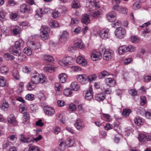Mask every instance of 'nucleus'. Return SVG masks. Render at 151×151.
I'll return each instance as SVG.
<instances>
[{
    "label": "nucleus",
    "mask_w": 151,
    "mask_h": 151,
    "mask_svg": "<svg viewBox=\"0 0 151 151\" xmlns=\"http://www.w3.org/2000/svg\"><path fill=\"white\" fill-rule=\"evenodd\" d=\"M46 79L45 75L36 73L32 76L31 81L36 84L39 83H43L45 82Z\"/></svg>",
    "instance_id": "nucleus-1"
},
{
    "label": "nucleus",
    "mask_w": 151,
    "mask_h": 151,
    "mask_svg": "<svg viewBox=\"0 0 151 151\" xmlns=\"http://www.w3.org/2000/svg\"><path fill=\"white\" fill-rule=\"evenodd\" d=\"M21 140L24 143H26L28 144L31 143H33L34 140L36 141H38L42 139V137L41 135H39L38 137L34 138L32 137H24L22 134L21 135Z\"/></svg>",
    "instance_id": "nucleus-2"
},
{
    "label": "nucleus",
    "mask_w": 151,
    "mask_h": 151,
    "mask_svg": "<svg viewBox=\"0 0 151 151\" xmlns=\"http://www.w3.org/2000/svg\"><path fill=\"white\" fill-rule=\"evenodd\" d=\"M101 52L103 54V59L106 60H110L113 55V52L111 50H106L105 48H103Z\"/></svg>",
    "instance_id": "nucleus-3"
},
{
    "label": "nucleus",
    "mask_w": 151,
    "mask_h": 151,
    "mask_svg": "<svg viewBox=\"0 0 151 151\" xmlns=\"http://www.w3.org/2000/svg\"><path fill=\"white\" fill-rule=\"evenodd\" d=\"M115 33L117 38L119 39H122L126 35V31L124 28H120L116 29Z\"/></svg>",
    "instance_id": "nucleus-4"
},
{
    "label": "nucleus",
    "mask_w": 151,
    "mask_h": 151,
    "mask_svg": "<svg viewBox=\"0 0 151 151\" xmlns=\"http://www.w3.org/2000/svg\"><path fill=\"white\" fill-rule=\"evenodd\" d=\"M76 78L78 81L82 84H86L88 82V77L85 74L78 75Z\"/></svg>",
    "instance_id": "nucleus-5"
},
{
    "label": "nucleus",
    "mask_w": 151,
    "mask_h": 151,
    "mask_svg": "<svg viewBox=\"0 0 151 151\" xmlns=\"http://www.w3.org/2000/svg\"><path fill=\"white\" fill-rule=\"evenodd\" d=\"M49 28L46 27H42L40 29V35L42 39L43 40L47 39L49 37L47 31Z\"/></svg>",
    "instance_id": "nucleus-6"
},
{
    "label": "nucleus",
    "mask_w": 151,
    "mask_h": 151,
    "mask_svg": "<svg viewBox=\"0 0 151 151\" xmlns=\"http://www.w3.org/2000/svg\"><path fill=\"white\" fill-rule=\"evenodd\" d=\"M27 46L33 50H37L40 47V45L39 42H35L31 41H29L27 42Z\"/></svg>",
    "instance_id": "nucleus-7"
},
{
    "label": "nucleus",
    "mask_w": 151,
    "mask_h": 151,
    "mask_svg": "<svg viewBox=\"0 0 151 151\" xmlns=\"http://www.w3.org/2000/svg\"><path fill=\"white\" fill-rule=\"evenodd\" d=\"M20 11L22 13L27 14L31 12V9L30 6L28 4H23L20 7Z\"/></svg>",
    "instance_id": "nucleus-8"
},
{
    "label": "nucleus",
    "mask_w": 151,
    "mask_h": 151,
    "mask_svg": "<svg viewBox=\"0 0 151 151\" xmlns=\"http://www.w3.org/2000/svg\"><path fill=\"white\" fill-rule=\"evenodd\" d=\"M7 121L9 123L14 126H16L18 124V122L16 118L12 114H11L8 116Z\"/></svg>",
    "instance_id": "nucleus-9"
},
{
    "label": "nucleus",
    "mask_w": 151,
    "mask_h": 151,
    "mask_svg": "<svg viewBox=\"0 0 151 151\" xmlns=\"http://www.w3.org/2000/svg\"><path fill=\"white\" fill-rule=\"evenodd\" d=\"M91 58L93 61L98 60L102 58V53L101 52L93 53L91 55Z\"/></svg>",
    "instance_id": "nucleus-10"
},
{
    "label": "nucleus",
    "mask_w": 151,
    "mask_h": 151,
    "mask_svg": "<svg viewBox=\"0 0 151 151\" xmlns=\"http://www.w3.org/2000/svg\"><path fill=\"white\" fill-rule=\"evenodd\" d=\"M100 37L103 39H107L109 36V30L108 29H102L100 33Z\"/></svg>",
    "instance_id": "nucleus-11"
},
{
    "label": "nucleus",
    "mask_w": 151,
    "mask_h": 151,
    "mask_svg": "<svg viewBox=\"0 0 151 151\" xmlns=\"http://www.w3.org/2000/svg\"><path fill=\"white\" fill-rule=\"evenodd\" d=\"M85 94L86 99L87 100H90L93 97V92L92 86H91L88 90L84 92Z\"/></svg>",
    "instance_id": "nucleus-12"
},
{
    "label": "nucleus",
    "mask_w": 151,
    "mask_h": 151,
    "mask_svg": "<svg viewBox=\"0 0 151 151\" xmlns=\"http://www.w3.org/2000/svg\"><path fill=\"white\" fill-rule=\"evenodd\" d=\"M116 14L113 11L109 12L106 15L107 18L110 22H113L116 19Z\"/></svg>",
    "instance_id": "nucleus-13"
},
{
    "label": "nucleus",
    "mask_w": 151,
    "mask_h": 151,
    "mask_svg": "<svg viewBox=\"0 0 151 151\" xmlns=\"http://www.w3.org/2000/svg\"><path fill=\"white\" fill-rule=\"evenodd\" d=\"M75 126L77 129L81 130L85 127L83 122L80 119H77L76 122Z\"/></svg>",
    "instance_id": "nucleus-14"
},
{
    "label": "nucleus",
    "mask_w": 151,
    "mask_h": 151,
    "mask_svg": "<svg viewBox=\"0 0 151 151\" xmlns=\"http://www.w3.org/2000/svg\"><path fill=\"white\" fill-rule=\"evenodd\" d=\"M71 60V57H66L64 58L62 60L59 61V63L62 66H65L69 64Z\"/></svg>",
    "instance_id": "nucleus-15"
},
{
    "label": "nucleus",
    "mask_w": 151,
    "mask_h": 151,
    "mask_svg": "<svg viewBox=\"0 0 151 151\" xmlns=\"http://www.w3.org/2000/svg\"><path fill=\"white\" fill-rule=\"evenodd\" d=\"M90 16V15L89 14H84L82 18L81 22L86 25L89 24L91 21Z\"/></svg>",
    "instance_id": "nucleus-16"
},
{
    "label": "nucleus",
    "mask_w": 151,
    "mask_h": 151,
    "mask_svg": "<svg viewBox=\"0 0 151 151\" xmlns=\"http://www.w3.org/2000/svg\"><path fill=\"white\" fill-rule=\"evenodd\" d=\"M76 61L78 64L83 66H86L87 64V60L81 56L77 57Z\"/></svg>",
    "instance_id": "nucleus-17"
},
{
    "label": "nucleus",
    "mask_w": 151,
    "mask_h": 151,
    "mask_svg": "<svg viewBox=\"0 0 151 151\" xmlns=\"http://www.w3.org/2000/svg\"><path fill=\"white\" fill-rule=\"evenodd\" d=\"M11 31L14 35H17L19 34L21 32V30L19 26H15L11 27Z\"/></svg>",
    "instance_id": "nucleus-18"
},
{
    "label": "nucleus",
    "mask_w": 151,
    "mask_h": 151,
    "mask_svg": "<svg viewBox=\"0 0 151 151\" xmlns=\"http://www.w3.org/2000/svg\"><path fill=\"white\" fill-rule=\"evenodd\" d=\"M105 81L106 83L111 87L114 86L116 84L115 81L111 78H106Z\"/></svg>",
    "instance_id": "nucleus-19"
},
{
    "label": "nucleus",
    "mask_w": 151,
    "mask_h": 151,
    "mask_svg": "<svg viewBox=\"0 0 151 151\" xmlns=\"http://www.w3.org/2000/svg\"><path fill=\"white\" fill-rule=\"evenodd\" d=\"M45 112L47 115L51 116L53 115L55 113V111L54 109L51 107H48L44 110Z\"/></svg>",
    "instance_id": "nucleus-20"
},
{
    "label": "nucleus",
    "mask_w": 151,
    "mask_h": 151,
    "mask_svg": "<svg viewBox=\"0 0 151 151\" xmlns=\"http://www.w3.org/2000/svg\"><path fill=\"white\" fill-rule=\"evenodd\" d=\"M68 33L66 31H64L60 35L59 40L61 42L65 41L68 38Z\"/></svg>",
    "instance_id": "nucleus-21"
},
{
    "label": "nucleus",
    "mask_w": 151,
    "mask_h": 151,
    "mask_svg": "<svg viewBox=\"0 0 151 151\" xmlns=\"http://www.w3.org/2000/svg\"><path fill=\"white\" fill-rule=\"evenodd\" d=\"M11 51L12 53L14 55H19L20 52V50L18 49V48L14 45L12 47Z\"/></svg>",
    "instance_id": "nucleus-22"
},
{
    "label": "nucleus",
    "mask_w": 151,
    "mask_h": 151,
    "mask_svg": "<svg viewBox=\"0 0 151 151\" xmlns=\"http://www.w3.org/2000/svg\"><path fill=\"white\" fill-rule=\"evenodd\" d=\"M43 14L42 10L41 9H38L36 11V14L35 15L36 18L40 20L42 16V15Z\"/></svg>",
    "instance_id": "nucleus-23"
},
{
    "label": "nucleus",
    "mask_w": 151,
    "mask_h": 151,
    "mask_svg": "<svg viewBox=\"0 0 151 151\" xmlns=\"http://www.w3.org/2000/svg\"><path fill=\"white\" fill-rule=\"evenodd\" d=\"M70 88L72 90L77 91L79 89L80 86L77 82H74L71 83Z\"/></svg>",
    "instance_id": "nucleus-24"
},
{
    "label": "nucleus",
    "mask_w": 151,
    "mask_h": 151,
    "mask_svg": "<svg viewBox=\"0 0 151 151\" xmlns=\"http://www.w3.org/2000/svg\"><path fill=\"white\" fill-rule=\"evenodd\" d=\"M58 78L60 82L61 83H64L65 82L67 76L65 73H62L59 75Z\"/></svg>",
    "instance_id": "nucleus-25"
},
{
    "label": "nucleus",
    "mask_w": 151,
    "mask_h": 151,
    "mask_svg": "<svg viewBox=\"0 0 151 151\" xmlns=\"http://www.w3.org/2000/svg\"><path fill=\"white\" fill-rule=\"evenodd\" d=\"M24 44L23 41L22 40H19L16 42L15 45L18 48V49L21 50L23 47Z\"/></svg>",
    "instance_id": "nucleus-26"
},
{
    "label": "nucleus",
    "mask_w": 151,
    "mask_h": 151,
    "mask_svg": "<svg viewBox=\"0 0 151 151\" xmlns=\"http://www.w3.org/2000/svg\"><path fill=\"white\" fill-rule=\"evenodd\" d=\"M105 95L103 93L97 94L95 97V99L98 101H102L105 99Z\"/></svg>",
    "instance_id": "nucleus-27"
},
{
    "label": "nucleus",
    "mask_w": 151,
    "mask_h": 151,
    "mask_svg": "<svg viewBox=\"0 0 151 151\" xmlns=\"http://www.w3.org/2000/svg\"><path fill=\"white\" fill-rule=\"evenodd\" d=\"M110 75V73L106 70L101 72L99 74V77L101 79H102L105 77L108 76Z\"/></svg>",
    "instance_id": "nucleus-28"
},
{
    "label": "nucleus",
    "mask_w": 151,
    "mask_h": 151,
    "mask_svg": "<svg viewBox=\"0 0 151 151\" xmlns=\"http://www.w3.org/2000/svg\"><path fill=\"white\" fill-rule=\"evenodd\" d=\"M43 59L48 62H52L54 61V58L51 56L49 55H45L43 56Z\"/></svg>",
    "instance_id": "nucleus-29"
},
{
    "label": "nucleus",
    "mask_w": 151,
    "mask_h": 151,
    "mask_svg": "<svg viewBox=\"0 0 151 151\" xmlns=\"http://www.w3.org/2000/svg\"><path fill=\"white\" fill-rule=\"evenodd\" d=\"M12 143L8 140L4 141L2 145L3 149H6L10 146Z\"/></svg>",
    "instance_id": "nucleus-30"
},
{
    "label": "nucleus",
    "mask_w": 151,
    "mask_h": 151,
    "mask_svg": "<svg viewBox=\"0 0 151 151\" xmlns=\"http://www.w3.org/2000/svg\"><path fill=\"white\" fill-rule=\"evenodd\" d=\"M118 51L120 54L122 55L127 52V47L124 46H121L119 48Z\"/></svg>",
    "instance_id": "nucleus-31"
},
{
    "label": "nucleus",
    "mask_w": 151,
    "mask_h": 151,
    "mask_svg": "<svg viewBox=\"0 0 151 151\" xmlns=\"http://www.w3.org/2000/svg\"><path fill=\"white\" fill-rule=\"evenodd\" d=\"M74 143V140L70 138L67 139L65 141V144L68 147L73 146Z\"/></svg>",
    "instance_id": "nucleus-32"
},
{
    "label": "nucleus",
    "mask_w": 151,
    "mask_h": 151,
    "mask_svg": "<svg viewBox=\"0 0 151 151\" xmlns=\"http://www.w3.org/2000/svg\"><path fill=\"white\" fill-rule=\"evenodd\" d=\"M36 83H34V82L32 81L29 83L27 85V88L28 90L32 91L35 88V84Z\"/></svg>",
    "instance_id": "nucleus-33"
},
{
    "label": "nucleus",
    "mask_w": 151,
    "mask_h": 151,
    "mask_svg": "<svg viewBox=\"0 0 151 151\" xmlns=\"http://www.w3.org/2000/svg\"><path fill=\"white\" fill-rule=\"evenodd\" d=\"M13 75L14 78L17 80H18L20 78V76L18 70L14 69L12 71Z\"/></svg>",
    "instance_id": "nucleus-34"
},
{
    "label": "nucleus",
    "mask_w": 151,
    "mask_h": 151,
    "mask_svg": "<svg viewBox=\"0 0 151 151\" xmlns=\"http://www.w3.org/2000/svg\"><path fill=\"white\" fill-rule=\"evenodd\" d=\"M138 139L140 141L142 142L145 141L147 139V138L145 134H139Z\"/></svg>",
    "instance_id": "nucleus-35"
},
{
    "label": "nucleus",
    "mask_w": 151,
    "mask_h": 151,
    "mask_svg": "<svg viewBox=\"0 0 151 151\" xmlns=\"http://www.w3.org/2000/svg\"><path fill=\"white\" fill-rule=\"evenodd\" d=\"M134 121L138 126L142 124L143 123L142 119L140 117H137L134 119Z\"/></svg>",
    "instance_id": "nucleus-36"
},
{
    "label": "nucleus",
    "mask_w": 151,
    "mask_h": 151,
    "mask_svg": "<svg viewBox=\"0 0 151 151\" xmlns=\"http://www.w3.org/2000/svg\"><path fill=\"white\" fill-rule=\"evenodd\" d=\"M4 58L6 60H10L14 59V57L8 53H5L4 55Z\"/></svg>",
    "instance_id": "nucleus-37"
},
{
    "label": "nucleus",
    "mask_w": 151,
    "mask_h": 151,
    "mask_svg": "<svg viewBox=\"0 0 151 151\" xmlns=\"http://www.w3.org/2000/svg\"><path fill=\"white\" fill-rule=\"evenodd\" d=\"M57 119L60 122L64 124L65 123V119L63 116L61 114H58Z\"/></svg>",
    "instance_id": "nucleus-38"
},
{
    "label": "nucleus",
    "mask_w": 151,
    "mask_h": 151,
    "mask_svg": "<svg viewBox=\"0 0 151 151\" xmlns=\"http://www.w3.org/2000/svg\"><path fill=\"white\" fill-rule=\"evenodd\" d=\"M0 71L2 73L6 74L8 72V69L6 66L3 65L1 67Z\"/></svg>",
    "instance_id": "nucleus-39"
},
{
    "label": "nucleus",
    "mask_w": 151,
    "mask_h": 151,
    "mask_svg": "<svg viewBox=\"0 0 151 151\" xmlns=\"http://www.w3.org/2000/svg\"><path fill=\"white\" fill-rule=\"evenodd\" d=\"M141 5V3L139 1L135 2L133 6V9L135 10H137L139 9Z\"/></svg>",
    "instance_id": "nucleus-40"
},
{
    "label": "nucleus",
    "mask_w": 151,
    "mask_h": 151,
    "mask_svg": "<svg viewBox=\"0 0 151 151\" xmlns=\"http://www.w3.org/2000/svg\"><path fill=\"white\" fill-rule=\"evenodd\" d=\"M49 25L52 27H57L59 26V24L57 21L55 20H51Z\"/></svg>",
    "instance_id": "nucleus-41"
},
{
    "label": "nucleus",
    "mask_w": 151,
    "mask_h": 151,
    "mask_svg": "<svg viewBox=\"0 0 151 151\" xmlns=\"http://www.w3.org/2000/svg\"><path fill=\"white\" fill-rule=\"evenodd\" d=\"M6 83V80L5 78L3 76H0V86H4Z\"/></svg>",
    "instance_id": "nucleus-42"
},
{
    "label": "nucleus",
    "mask_w": 151,
    "mask_h": 151,
    "mask_svg": "<svg viewBox=\"0 0 151 151\" xmlns=\"http://www.w3.org/2000/svg\"><path fill=\"white\" fill-rule=\"evenodd\" d=\"M72 6L73 8H79V1L78 0H73L72 3Z\"/></svg>",
    "instance_id": "nucleus-43"
},
{
    "label": "nucleus",
    "mask_w": 151,
    "mask_h": 151,
    "mask_svg": "<svg viewBox=\"0 0 151 151\" xmlns=\"http://www.w3.org/2000/svg\"><path fill=\"white\" fill-rule=\"evenodd\" d=\"M122 22L120 21H118L115 22L112 25V27H114L116 28V29L120 28L121 26Z\"/></svg>",
    "instance_id": "nucleus-44"
},
{
    "label": "nucleus",
    "mask_w": 151,
    "mask_h": 151,
    "mask_svg": "<svg viewBox=\"0 0 151 151\" xmlns=\"http://www.w3.org/2000/svg\"><path fill=\"white\" fill-rule=\"evenodd\" d=\"M9 107V105L8 103L6 101L4 102L1 107V109L4 111H6L8 110Z\"/></svg>",
    "instance_id": "nucleus-45"
},
{
    "label": "nucleus",
    "mask_w": 151,
    "mask_h": 151,
    "mask_svg": "<svg viewBox=\"0 0 151 151\" xmlns=\"http://www.w3.org/2000/svg\"><path fill=\"white\" fill-rule=\"evenodd\" d=\"M79 23V20L78 19L73 18L71 19L70 25L72 26L77 24Z\"/></svg>",
    "instance_id": "nucleus-46"
},
{
    "label": "nucleus",
    "mask_w": 151,
    "mask_h": 151,
    "mask_svg": "<svg viewBox=\"0 0 151 151\" xmlns=\"http://www.w3.org/2000/svg\"><path fill=\"white\" fill-rule=\"evenodd\" d=\"M30 48L26 47L24 49V52L28 55H30L32 54V50Z\"/></svg>",
    "instance_id": "nucleus-47"
},
{
    "label": "nucleus",
    "mask_w": 151,
    "mask_h": 151,
    "mask_svg": "<svg viewBox=\"0 0 151 151\" xmlns=\"http://www.w3.org/2000/svg\"><path fill=\"white\" fill-rule=\"evenodd\" d=\"M113 129L116 131L118 133H119L121 129L119 125L116 123H114L113 124Z\"/></svg>",
    "instance_id": "nucleus-48"
},
{
    "label": "nucleus",
    "mask_w": 151,
    "mask_h": 151,
    "mask_svg": "<svg viewBox=\"0 0 151 151\" xmlns=\"http://www.w3.org/2000/svg\"><path fill=\"white\" fill-rule=\"evenodd\" d=\"M6 13L4 11L1 9H0V20H1L4 19L5 17Z\"/></svg>",
    "instance_id": "nucleus-49"
},
{
    "label": "nucleus",
    "mask_w": 151,
    "mask_h": 151,
    "mask_svg": "<svg viewBox=\"0 0 151 151\" xmlns=\"http://www.w3.org/2000/svg\"><path fill=\"white\" fill-rule=\"evenodd\" d=\"M131 112V111L130 109H124L122 114L123 115L127 117L129 115Z\"/></svg>",
    "instance_id": "nucleus-50"
},
{
    "label": "nucleus",
    "mask_w": 151,
    "mask_h": 151,
    "mask_svg": "<svg viewBox=\"0 0 151 151\" xmlns=\"http://www.w3.org/2000/svg\"><path fill=\"white\" fill-rule=\"evenodd\" d=\"M126 47L127 52H132L136 50V47L132 45H129Z\"/></svg>",
    "instance_id": "nucleus-51"
},
{
    "label": "nucleus",
    "mask_w": 151,
    "mask_h": 151,
    "mask_svg": "<svg viewBox=\"0 0 151 151\" xmlns=\"http://www.w3.org/2000/svg\"><path fill=\"white\" fill-rule=\"evenodd\" d=\"M97 77V75L95 74L89 76L88 77V82L89 81L90 83H91L93 81L95 80L96 79Z\"/></svg>",
    "instance_id": "nucleus-52"
},
{
    "label": "nucleus",
    "mask_w": 151,
    "mask_h": 151,
    "mask_svg": "<svg viewBox=\"0 0 151 151\" xmlns=\"http://www.w3.org/2000/svg\"><path fill=\"white\" fill-rule=\"evenodd\" d=\"M10 17L13 20L16 21L17 19L18 16L17 13H12L10 15Z\"/></svg>",
    "instance_id": "nucleus-53"
},
{
    "label": "nucleus",
    "mask_w": 151,
    "mask_h": 151,
    "mask_svg": "<svg viewBox=\"0 0 151 151\" xmlns=\"http://www.w3.org/2000/svg\"><path fill=\"white\" fill-rule=\"evenodd\" d=\"M75 47L80 49H82L83 47V44L81 41L75 43Z\"/></svg>",
    "instance_id": "nucleus-54"
},
{
    "label": "nucleus",
    "mask_w": 151,
    "mask_h": 151,
    "mask_svg": "<svg viewBox=\"0 0 151 151\" xmlns=\"http://www.w3.org/2000/svg\"><path fill=\"white\" fill-rule=\"evenodd\" d=\"M29 151H40L38 147L35 146H30L29 149Z\"/></svg>",
    "instance_id": "nucleus-55"
},
{
    "label": "nucleus",
    "mask_w": 151,
    "mask_h": 151,
    "mask_svg": "<svg viewBox=\"0 0 151 151\" xmlns=\"http://www.w3.org/2000/svg\"><path fill=\"white\" fill-rule=\"evenodd\" d=\"M131 41L132 43H136L139 41V39L136 36H133L131 37Z\"/></svg>",
    "instance_id": "nucleus-56"
},
{
    "label": "nucleus",
    "mask_w": 151,
    "mask_h": 151,
    "mask_svg": "<svg viewBox=\"0 0 151 151\" xmlns=\"http://www.w3.org/2000/svg\"><path fill=\"white\" fill-rule=\"evenodd\" d=\"M72 93L71 90L70 88H66L64 91V94L66 96H68Z\"/></svg>",
    "instance_id": "nucleus-57"
},
{
    "label": "nucleus",
    "mask_w": 151,
    "mask_h": 151,
    "mask_svg": "<svg viewBox=\"0 0 151 151\" xmlns=\"http://www.w3.org/2000/svg\"><path fill=\"white\" fill-rule=\"evenodd\" d=\"M29 119V116L28 113L26 112L24 114L23 120L25 122H27Z\"/></svg>",
    "instance_id": "nucleus-58"
},
{
    "label": "nucleus",
    "mask_w": 151,
    "mask_h": 151,
    "mask_svg": "<svg viewBox=\"0 0 151 151\" xmlns=\"http://www.w3.org/2000/svg\"><path fill=\"white\" fill-rule=\"evenodd\" d=\"M52 16L54 18L58 17L60 15V13L58 11H54L52 13Z\"/></svg>",
    "instance_id": "nucleus-59"
},
{
    "label": "nucleus",
    "mask_w": 151,
    "mask_h": 151,
    "mask_svg": "<svg viewBox=\"0 0 151 151\" xmlns=\"http://www.w3.org/2000/svg\"><path fill=\"white\" fill-rule=\"evenodd\" d=\"M34 95L32 94H28L27 95L26 97V99L28 100L32 101L34 99Z\"/></svg>",
    "instance_id": "nucleus-60"
},
{
    "label": "nucleus",
    "mask_w": 151,
    "mask_h": 151,
    "mask_svg": "<svg viewBox=\"0 0 151 151\" xmlns=\"http://www.w3.org/2000/svg\"><path fill=\"white\" fill-rule=\"evenodd\" d=\"M72 70L74 72H79L81 71V68L80 67L74 66L71 67Z\"/></svg>",
    "instance_id": "nucleus-61"
},
{
    "label": "nucleus",
    "mask_w": 151,
    "mask_h": 151,
    "mask_svg": "<svg viewBox=\"0 0 151 151\" xmlns=\"http://www.w3.org/2000/svg\"><path fill=\"white\" fill-rule=\"evenodd\" d=\"M66 144L64 142H61L59 144V147L60 150H65L66 147L65 145Z\"/></svg>",
    "instance_id": "nucleus-62"
},
{
    "label": "nucleus",
    "mask_w": 151,
    "mask_h": 151,
    "mask_svg": "<svg viewBox=\"0 0 151 151\" xmlns=\"http://www.w3.org/2000/svg\"><path fill=\"white\" fill-rule=\"evenodd\" d=\"M76 109V104L73 103L71 104L69 107V109L71 111H75Z\"/></svg>",
    "instance_id": "nucleus-63"
},
{
    "label": "nucleus",
    "mask_w": 151,
    "mask_h": 151,
    "mask_svg": "<svg viewBox=\"0 0 151 151\" xmlns=\"http://www.w3.org/2000/svg\"><path fill=\"white\" fill-rule=\"evenodd\" d=\"M138 112L142 116H146V113L147 112L143 108H140L138 110Z\"/></svg>",
    "instance_id": "nucleus-64"
}]
</instances>
